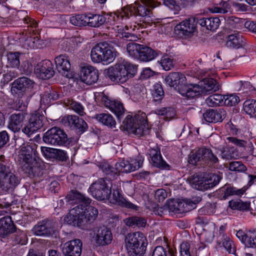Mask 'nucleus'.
Listing matches in <instances>:
<instances>
[{"mask_svg": "<svg viewBox=\"0 0 256 256\" xmlns=\"http://www.w3.org/2000/svg\"><path fill=\"white\" fill-rule=\"evenodd\" d=\"M44 119V115L35 112L30 114L28 123L22 129V132L30 136L43 126Z\"/></svg>", "mask_w": 256, "mask_h": 256, "instance_id": "ddd939ff", "label": "nucleus"}, {"mask_svg": "<svg viewBox=\"0 0 256 256\" xmlns=\"http://www.w3.org/2000/svg\"><path fill=\"white\" fill-rule=\"evenodd\" d=\"M190 243L184 242L180 246V256H191L190 252Z\"/></svg>", "mask_w": 256, "mask_h": 256, "instance_id": "69168bd1", "label": "nucleus"}, {"mask_svg": "<svg viewBox=\"0 0 256 256\" xmlns=\"http://www.w3.org/2000/svg\"><path fill=\"white\" fill-rule=\"evenodd\" d=\"M53 158L60 160V161H66V152L62 150L54 148V152Z\"/></svg>", "mask_w": 256, "mask_h": 256, "instance_id": "774afa93", "label": "nucleus"}, {"mask_svg": "<svg viewBox=\"0 0 256 256\" xmlns=\"http://www.w3.org/2000/svg\"><path fill=\"white\" fill-rule=\"evenodd\" d=\"M223 98H224V104L228 106H235L240 101V98L234 94L224 96Z\"/></svg>", "mask_w": 256, "mask_h": 256, "instance_id": "4d7b16f0", "label": "nucleus"}, {"mask_svg": "<svg viewBox=\"0 0 256 256\" xmlns=\"http://www.w3.org/2000/svg\"><path fill=\"white\" fill-rule=\"evenodd\" d=\"M160 64L163 69L165 70H169L174 67L172 59L167 56L162 58Z\"/></svg>", "mask_w": 256, "mask_h": 256, "instance_id": "bf43d9fd", "label": "nucleus"}, {"mask_svg": "<svg viewBox=\"0 0 256 256\" xmlns=\"http://www.w3.org/2000/svg\"><path fill=\"white\" fill-rule=\"evenodd\" d=\"M82 242L80 239H74L63 244L62 247L64 256H80L82 252Z\"/></svg>", "mask_w": 256, "mask_h": 256, "instance_id": "2eb2a0df", "label": "nucleus"}, {"mask_svg": "<svg viewBox=\"0 0 256 256\" xmlns=\"http://www.w3.org/2000/svg\"><path fill=\"white\" fill-rule=\"evenodd\" d=\"M125 247L128 256H144L147 240L140 232L130 233L125 238Z\"/></svg>", "mask_w": 256, "mask_h": 256, "instance_id": "20e7f679", "label": "nucleus"}, {"mask_svg": "<svg viewBox=\"0 0 256 256\" xmlns=\"http://www.w3.org/2000/svg\"><path fill=\"white\" fill-rule=\"evenodd\" d=\"M154 113L159 116H164L167 120H170L176 116L174 110L171 107L157 108L154 110Z\"/></svg>", "mask_w": 256, "mask_h": 256, "instance_id": "a18cd8bd", "label": "nucleus"}, {"mask_svg": "<svg viewBox=\"0 0 256 256\" xmlns=\"http://www.w3.org/2000/svg\"><path fill=\"white\" fill-rule=\"evenodd\" d=\"M218 158L212 152L210 148L202 147L195 152L191 154L188 162L192 164H196L198 162L204 163L216 164L218 162Z\"/></svg>", "mask_w": 256, "mask_h": 256, "instance_id": "9d476101", "label": "nucleus"}, {"mask_svg": "<svg viewBox=\"0 0 256 256\" xmlns=\"http://www.w3.org/2000/svg\"><path fill=\"white\" fill-rule=\"evenodd\" d=\"M198 20L195 17H190L182 21L174 28L178 35L181 36H190L196 30V24Z\"/></svg>", "mask_w": 256, "mask_h": 256, "instance_id": "f8f14e48", "label": "nucleus"}, {"mask_svg": "<svg viewBox=\"0 0 256 256\" xmlns=\"http://www.w3.org/2000/svg\"><path fill=\"white\" fill-rule=\"evenodd\" d=\"M145 114L142 115L136 116L135 120L138 121L130 133L134 134L138 136H143L148 133V128L146 120L145 119Z\"/></svg>", "mask_w": 256, "mask_h": 256, "instance_id": "4be33fe9", "label": "nucleus"}, {"mask_svg": "<svg viewBox=\"0 0 256 256\" xmlns=\"http://www.w3.org/2000/svg\"><path fill=\"white\" fill-rule=\"evenodd\" d=\"M166 84L170 87L178 88L180 94L186 97V94H182V90H185L186 88H190L192 84H186V78L184 74L179 72L170 73L164 79Z\"/></svg>", "mask_w": 256, "mask_h": 256, "instance_id": "9b49d317", "label": "nucleus"}, {"mask_svg": "<svg viewBox=\"0 0 256 256\" xmlns=\"http://www.w3.org/2000/svg\"><path fill=\"white\" fill-rule=\"evenodd\" d=\"M220 151L221 157L224 159H226L228 160L236 159L237 156V155L235 154V152L230 149L222 148L220 150Z\"/></svg>", "mask_w": 256, "mask_h": 256, "instance_id": "052dcab7", "label": "nucleus"}, {"mask_svg": "<svg viewBox=\"0 0 256 256\" xmlns=\"http://www.w3.org/2000/svg\"><path fill=\"white\" fill-rule=\"evenodd\" d=\"M90 204H80L72 208L64 218V222L68 224L84 228L87 224L96 219L98 214V210Z\"/></svg>", "mask_w": 256, "mask_h": 256, "instance_id": "f257e3e1", "label": "nucleus"}, {"mask_svg": "<svg viewBox=\"0 0 256 256\" xmlns=\"http://www.w3.org/2000/svg\"><path fill=\"white\" fill-rule=\"evenodd\" d=\"M143 160L139 159L138 160L129 162L122 160L116 163V169L120 172H131L135 171L142 166Z\"/></svg>", "mask_w": 256, "mask_h": 256, "instance_id": "412c9836", "label": "nucleus"}, {"mask_svg": "<svg viewBox=\"0 0 256 256\" xmlns=\"http://www.w3.org/2000/svg\"><path fill=\"white\" fill-rule=\"evenodd\" d=\"M225 112L222 110H214L209 109L203 114L204 120L208 122H221L224 119Z\"/></svg>", "mask_w": 256, "mask_h": 256, "instance_id": "393cba45", "label": "nucleus"}, {"mask_svg": "<svg viewBox=\"0 0 256 256\" xmlns=\"http://www.w3.org/2000/svg\"><path fill=\"white\" fill-rule=\"evenodd\" d=\"M150 156L152 165L158 168L166 169L169 167L162 158L160 154V149L156 146V148H152L150 151Z\"/></svg>", "mask_w": 256, "mask_h": 256, "instance_id": "a878e982", "label": "nucleus"}, {"mask_svg": "<svg viewBox=\"0 0 256 256\" xmlns=\"http://www.w3.org/2000/svg\"><path fill=\"white\" fill-rule=\"evenodd\" d=\"M221 179L222 177L220 176L214 174H210L207 176H204L206 190L214 187L220 182Z\"/></svg>", "mask_w": 256, "mask_h": 256, "instance_id": "79ce46f5", "label": "nucleus"}, {"mask_svg": "<svg viewBox=\"0 0 256 256\" xmlns=\"http://www.w3.org/2000/svg\"><path fill=\"white\" fill-rule=\"evenodd\" d=\"M102 62L110 64L115 59L117 52L107 42H102Z\"/></svg>", "mask_w": 256, "mask_h": 256, "instance_id": "72a5a7b5", "label": "nucleus"}, {"mask_svg": "<svg viewBox=\"0 0 256 256\" xmlns=\"http://www.w3.org/2000/svg\"><path fill=\"white\" fill-rule=\"evenodd\" d=\"M124 8V14L128 18L130 16H139L142 18H148L152 15V8L156 6L154 0H140Z\"/></svg>", "mask_w": 256, "mask_h": 256, "instance_id": "0eeeda50", "label": "nucleus"}, {"mask_svg": "<svg viewBox=\"0 0 256 256\" xmlns=\"http://www.w3.org/2000/svg\"><path fill=\"white\" fill-rule=\"evenodd\" d=\"M222 191L224 192V195L222 196V198L224 199H226L230 196L242 195L244 192V190L242 189H236L232 187L224 188Z\"/></svg>", "mask_w": 256, "mask_h": 256, "instance_id": "6e6d98bb", "label": "nucleus"}, {"mask_svg": "<svg viewBox=\"0 0 256 256\" xmlns=\"http://www.w3.org/2000/svg\"><path fill=\"white\" fill-rule=\"evenodd\" d=\"M225 228L226 227L224 226H220L218 238L222 242L223 246L226 250L229 253L234 254L236 252L235 246L230 237L224 234Z\"/></svg>", "mask_w": 256, "mask_h": 256, "instance_id": "c756f323", "label": "nucleus"}, {"mask_svg": "<svg viewBox=\"0 0 256 256\" xmlns=\"http://www.w3.org/2000/svg\"><path fill=\"white\" fill-rule=\"evenodd\" d=\"M136 116L133 118L130 115H128L122 122V126L123 128L129 132H131L138 121L135 120Z\"/></svg>", "mask_w": 256, "mask_h": 256, "instance_id": "8fccbe9b", "label": "nucleus"}, {"mask_svg": "<svg viewBox=\"0 0 256 256\" xmlns=\"http://www.w3.org/2000/svg\"><path fill=\"white\" fill-rule=\"evenodd\" d=\"M202 200L200 197L192 198V199L186 200L178 202L179 213L190 211L196 208V205Z\"/></svg>", "mask_w": 256, "mask_h": 256, "instance_id": "7c9ffc66", "label": "nucleus"}, {"mask_svg": "<svg viewBox=\"0 0 256 256\" xmlns=\"http://www.w3.org/2000/svg\"><path fill=\"white\" fill-rule=\"evenodd\" d=\"M43 140L47 144L54 146H63L68 142V136L64 130L54 127L46 132Z\"/></svg>", "mask_w": 256, "mask_h": 256, "instance_id": "1a4fd4ad", "label": "nucleus"}, {"mask_svg": "<svg viewBox=\"0 0 256 256\" xmlns=\"http://www.w3.org/2000/svg\"><path fill=\"white\" fill-rule=\"evenodd\" d=\"M64 124L72 130L84 132L88 128L87 124L81 118L76 115H68L62 119Z\"/></svg>", "mask_w": 256, "mask_h": 256, "instance_id": "f3484780", "label": "nucleus"}, {"mask_svg": "<svg viewBox=\"0 0 256 256\" xmlns=\"http://www.w3.org/2000/svg\"><path fill=\"white\" fill-rule=\"evenodd\" d=\"M16 231V228L10 216L0 219V236H4Z\"/></svg>", "mask_w": 256, "mask_h": 256, "instance_id": "5701e85b", "label": "nucleus"}, {"mask_svg": "<svg viewBox=\"0 0 256 256\" xmlns=\"http://www.w3.org/2000/svg\"><path fill=\"white\" fill-rule=\"evenodd\" d=\"M124 8L120 14H113L110 15V17L108 18V20L111 23V24H118L117 22L120 20H122L124 16L126 18V16L124 13Z\"/></svg>", "mask_w": 256, "mask_h": 256, "instance_id": "0e129e2a", "label": "nucleus"}, {"mask_svg": "<svg viewBox=\"0 0 256 256\" xmlns=\"http://www.w3.org/2000/svg\"><path fill=\"white\" fill-rule=\"evenodd\" d=\"M100 168L106 175V177L104 178L106 181L108 180L110 182V180H114L118 175L119 172L116 169V163L115 164L114 168L106 162L101 164L100 166Z\"/></svg>", "mask_w": 256, "mask_h": 256, "instance_id": "2f4dec72", "label": "nucleus"}, {"mask_svg": "<svg viewBox=\"0 0 256 256\" xmlns=\"http://www.w3.org/2000/svg\"><path fill=\"white\" fill-rule=\"evenodd\" d=\"M220 86L217 81L212 78H204L198 84H191L190 88H186L182 90V94H186L188 98H194L200 93L210 94L219 90Z\"/></svg>", "mask_w": 256, "mask_h": 256, "instance_id": "423d86ee", "label": "nucleus"}, {"mask_svg": "<svg viewBox=\"0 0 256 256\" xmlns=\"http://www.w3.org/2000/svg\"><path fill=\"white\" fill-rule=\"evenodd\" d=\"M110 202L117 204L122 207L129 208L136 210L137 206L129 202L126 200L120 194L119 191L114 190L112 195L110 194V197L108 198Z\"/></svg>", "mask_w": 256, "mask_h": 256, "instance_id": "b1692460", "label": "nucleus"}, {"mask_svg": "<svg viewBox=\"0 0 256 256\" xmlns=\"http://www.w3.org/2000/svg\"><path fill=\"white\" fill-rule=\"evenodd\" d=\"M229 170L231 171L244 172L246 167L240 162H233L229 164Z\"/></svg>", "mask_w": 256, "mask_h": 256, "instance_id": "680f3d73", "label": "nucleus"}, {"mask_svg": "<svg viewBox=\"0 0 256 256\" xmlns=\"http://www.w3.org/2000/svg\"><path fill=\"white\" fill-rule=\"evenodd\" d=\"M124 222L128 226H137L138 228H144L146 224V220L144 218L138 216L126 218L124 220Z\"/></svg>", "mask_w": 256, "mask_h": 256, "instance_id": "37998d69", "label": "nucleus"}, {"mask_svg": "<svg viewBox=\"0 0 256 256\" xmlns=\"http://www.w3.org/2000/svg\"><path fill=\"white\" fill-rule=\"evenodd\" d=\"M40 150L43 156L47 158H53L54 152V148L41 146Z\"/></svg>", "mask_w": 256, "mask_h": 256, "instance_id": "338daca9", "label": "nucleus"}, {"mask_svg": "<svg viewBox=\"0 0 256 256\" xmlns=\"http://www.w3.org/2000/svg\"><path fill=\"white\" fill-rule=\"evenodd\" d=\"M102 42L94 46L90 52V56L93 62L99 63L102 62Z\"/></svg>", "mask_w": 256, "mask_h": 256, "instance_id": "ea45409f", "label": "nucleus"}, {"mask_svg": "<svg viewBox=\"0 0 256 256\" xmlns=\"http://www.w3.org/2000/svg\"><path fill=\"white\" fill-rule=\"evenodd\" d=\"M166 208H167V210L169 212L179 213L178 202L170 200L166 204Z\"/></svg>", "mask_w": 256, "mask_h": 256, "instance_id": "e2e57ef3", "label": "nucleus"}, {"mask_svg": "<svg viewBox=\"0 0 256 256\" xmlns=\"http://www.w3.org/2000/svg\"><path fill=\"white\" fill-rule=\"evenodd\" d=\"M3 155L0 156V189L3 192H10L20 183V178L14 172Z\"/></svg>", "mask_w": 256, "mask_h": 256, "instance_id": "7ed1b4c3", "label": "nucleus"}, {"mask_svg": "<svg viewBox=\"0 0 256 256\" xmlns=\"http://www.w3.org/2000/svg\"><path fill=\"white\" fill-rule=\"evenodd\" d=\"M87 14H77L70 18V22L76 26H87Z\"/></svg>", "mask_w": 256, "mask_h": 256, "instance_id": "de8ad7c7", "label": "nucleus"}, {"mask_svg": "<svg viewBox=\"0 0 256 256\" xmlns=\"http://www.w3.org/2000/svg\"><path fill=\"white\" fill-rule=\"evenodd\" d=\"M36 147L37 145L32 143L23 145L18 151V161L20 167L30 176L41 178L42 170L37 165L33 156L36 154Z\"/></svg>", "mask_w": 256, "mask_h": 256, "instance_id": "f03ea898", "label": "nucleus"}, {"mask_svg": "<svg viewBox=\"0 0 256 256\" xmlns=\"http://www.w3.org/2000/svg\"><path fill=\"white\" fill-rule=\"evenodd\" d=\"M87 26L97 28L102 25L106 22V18L102 15L88 14H87Z\"/></svg>", "mask_w": 256, "mask_h": 256, "instance_id": "e433bc0d", "label": "nucleus"}, {"mask_svg": "<svg viewBox=\"0 0 256 256\" xmlns=\"http://www.w3.org/2000/svg\"><path fill=\"white\" fill-rule=\"evenodd\" d=\"M110 110L116 116L118 120H120L121 116L124 113L123 104L120 102L114 101L112 106L110 107Z\"/></svg>", "mask_w": 256, "mask_h": 256, "instance_id": "5fc2aeb1", "label": "nucleus"}, {"mask_svg": "<svg viewBox=\"0 0 256 256\" xmlns=\"http://www.w3.org/2000/svg\"><path fill=\"white\" fill-rule=\"evenodd\" d=\"M56 68L62 76L68 78H73V74L70 71V64L67 56L60 55L55 58Z\"/></svg>", "mask_w": 256, "mask_h": 256, "instance_id": "aec40b11", "label": "nucleus"}, {"mask_svg": "<svg viewBox=\"0 0 256 256\" xmlns=\"http://www.w3.org/2000/svg\"><path fill=\"white\" fill-rule=\"evenodd\" d=\"M65 104L70 110H74L76 113L80 116L86 114L84 108L83 106L79 102H77L72 100L68 99L64 102Z\"/></svg>", "mask_w": 256, "mask_h": 256, "instance_id": "a19ab883", "label": "nucleus"}, {"mask_svg": "<svg viewBox=\"0 0 256 256\" xmlns=\"http://www.w3.org/2000/svg\"><path fill=\"white\" fill-rule=\"evenodd\" d=\"M67 201L70 204H90L91 200L77 190H72L66 196Z\"/></svg>", "mask_w": 256, "mask_h": 256, "instance_id": "cd10ccee", "label": "nucleus"}, {"mask_svg": "<svg viewBox=\"0 0 256 256\" xmlns=\"http://www.w3.org/2000/svg\"><path fill=\"white\" fill-rule=\"evenodd\" d=\"M24 120V115L23 114H12L10 116L8 128L14 132H20Z\"/></svg>", "mask_w": 256, "mask_h": 256, "instance_id": "c85d7f7f", "label": "nucleus"}, {"mask_svg": "<svg viewBox=\"0 0 256 256\" xmlns=\"http://www.w3.org/2000/svg\"><path fill=\"white\" fill-rule=\"evenodd\" d=\"M106 71L107 76L112 82L124 84L134 76L136 68L130 64H120L110 67Z\"/></svg>", "mask_w": 256, "mask_h": 256, "instance_id": "39448f33", "label": "nucleus"}, {"mask_svg": "<svg viewBox=\"0 0 256 256\" xmlns=\"http://www.w3.org/2000/svg\"><path fill=\"white\" fill-rule=\"evenodd\" d=\"M56 222L49 220L39 222L32 228L34 234L38 236H52L56 233Z\"/></svg>", "mask_w": 256, "mask_h": 256, "instance_id": "4468645a", "label": "nucleus"}, {"mask_svg": "<svg viewBox=\"0 0 256 256\" xmlns=\"http://www.w3.org/2000/svg\"><path fill=\"white\" fill-rule=\"evenodd\" d=\"M244 110L251 116H256V101L254 100H246L244 104Z\"/></svg>", "mask_w": 256, "mask_h": 256, "instance_id": "49530a36", "label": "nucleus"}, {"mask_svg": "<svg viewBox=\"0 0 256 256\" xmlns=\"http://www.w3.org/2000/svg\"><path fill=\"white\" fill-rule=\"evenodd\" d=\"M158 56L156 52L150 48L142 45L138 59L143 62H148L154 60Z\"/></svg>", "mask_w": 256, "mask_h": 256, "instance_id": "f704fd0d", "label": "nucleus"}, {"mask_svg": "<svg viewBox=\"0 0 256 256\" xmlns=\"http://www.w3.org/2000/svg\"><path fill=\"white\" fill-rule=\"evenodd\" d=\"M223 97L224 96L219 94H212L206 98V102L210 106H218L224 102Z\"/></svg>", "mask_w": 256, "mask_h": 256, "instance_id": "3c124183", "label": "nucleus"}, {"mask_svg": "<svg viewBox=\"0 0 256 256\" xmlns=\"http://www.w3.org/2000/svg\"><path fill=\"white\" fill-rule=\"evenodd\" d=\"M198 24L202 26H205L207 30L214 31L218 28L220 20L217 17L204 18L198 20Z\"/></svg>", "mask_w": 256, "mask_h": 256, "instance_id": "c9c22d12", "label": "nucleus"}, {"mask_svg": "<svg viewBox=\"0 0 256 256\" xmlns=\"http://www.w3.org/2000/svg\"><path fill=\"white\" fill-rule=\"evenodd\" d=\"M80 77L82 82L88 85L92 84L98 80V70L92 66H83L81 68Z\"/></svg>", "mask_w": 256, "mask_h": 256, "instance_id": "6ab92c4d", "label": "nucleus"}, {"mask_svg": "<svg viewBox=\"0 0 256 256\" xmlns=\"http://www.w3.org/2000/svg\"><path fill=\"white\" fill-rule=\"evenodd\" d=\"M188 180L190 184L194 188L199 190H206V188H204V176H202L197 174H195L188 178Z\"/></svg>", "mask_w": 256, "mask_h": 256, "instance_id": "4c0bfd02", "label": "nucleus"}, {"mask_svg": "<svg viewBox=\"0 0 256 256\" xmlns=\"http://www.w3.org/2000/svg\"><path fill=\"white\" fill-rule=\"evenodd\" d=\"M229 206L232 210H248L250 206V202H243L240 200H232L229 202Z\"/></svg>", "mask_w": 256, "mask_h": 256, "instance_id": "c03bdc74", "label": "nucleus"}, {"mask_svg": "<svg viewBox=\"0 0 256 256\" xmlns=\"http://www.w3.org/2000/svg\"><path fill=\"white\" fill-rule=\"evenodd\" d=\"M20 54L18 52H9L7 54L8 62L11 67L16 68L20 66Z\"/></svg>", "mask_w": 256, "mask_h": 256, "instance_id": "864d4df0", "label": "nucleus"}, {"mask_svg": "<svg viewBox=\"0 0 256 256\" xmlns=\"http://www.w3.org/2000/svg\"><path fill=\"white\" fill-rule=\"evenodd\" d=\"M95 118L99 122L110 128H114L116 122L113 116L110 114L102 113L96 114Z\"/></svg>", "mask_w": 256, "mask_h": 256, "instance_id": "58836bf2", "label": "nucleus"}, {"mask_svg": "<svg viewBox=\"0 0 256 256\" xmlns=\"http://www.w3.org/2000/svg\"><path fill=\"white\" fill-rule=\"evenodd\" d=\"M140 47L141 44L130 42L127 44V52L130 56L138 59Z\"/></svg>", "mask_w": 256, "mask_h": 256, "instance_id": "603ef678", "label": "nucleus"}, {"mask_svg": "<svg viewBox=\"0 0 256 256\" xmlns=\"http://www.w3.org/2000/svg\"><path fill=\"white\" fill-rule=\"evenodd\" d=\"M226 44L228 47L238 49L243 47L244 42L242 36L239 33L234 32L228 36Z\"/></svg>", "mask_w": 256, "mask_h": 256, "instance_id": "473e14b6", "label": "nucleus"}, {"mask_svg": "<svg viewBox=\"0 0 256 256\" xmlns=\"http://www.w3.org/2000/svg\"><path fill=\"white\" fill-rule=\"evenodd\" d=\"M112 183L108 182L104 178L98 179L93 182L89 188V190L92 196L98 200H107L111 194Z\"/></svg>", "mask_w": 256, "mask_h": 256, "instance_id": "6e6552de", "label": "nucleus"}, {"mask_svg": "<svg viewBox=\"0 0 256 256\" xmlns=\"http://www.w3.org/2000/svg\"><path fill=\"white\" fill-rule=\"evenodd\" d=\"M152 94L155 102L160 101L164 96V92L162 86L159 84H156L152 90Z\"/></svg>", "mask_w": 256, "mask_h": 256, "instance_id": "09e8293b", "label": "nucleus"}, {"mask_svg": "<svg viewBox=\"0 0 256 256\" xmlns=\"http://www.w3.org/2000/svg\"><path fill=\"white\" fill-rule=\"evenodd\" d=\"M34 72L38 77L44 80L51 78L54 74L52 64L48 60L38 64L34 68Z\"/></svg>", "mask_w": 256, "mask_h": 256, "instance_id": "a211bd4d", "label": "nucleus"}, {"mask_svg": "<svg viewBox=\"0 0 256 256\" xmlns=\"http://www.w3.org/2000/svg\"><path fill=\"white\" fill-rule=\"evenodd\" d=\"M246 246L248 248H256V231L248 233Z\"/></svg>", "mask_w": 256, "mask_h": 256, "instance_id": "13d9d810", "label": "nucleus"}, {"mask_svg": "<svg viewBox=\"0 0 256 256\" xmlns=\"http://www.w3.org/2000/svg\"><path fill=\"white\" fill-rule=\"evenodd\" d=\"M34 82L26 77H22L16 80L12 84V90L18 94L24 91L26 88L32 87Z\"/></svg>", "mask_w": 256, "mask_h": 256, "instance_id": "bb28decb", "label": "nucleus"}, {"mask_svg": "<svg viewBox=\"0 0 256 256\" xmlns=\"http://www.w3.org/2000/svg\"><path fill=\"white\" fill-rule=\"evenodd\" d=\"M92 236L96 243L98 246H105L110 243L112 234L110 230L105 226L96 228Z\"/></svg>", "mask_w": 256, "mask_h": 256, "instance_id": "dca6fc26", "label": "nucleus"}]
</instances>
